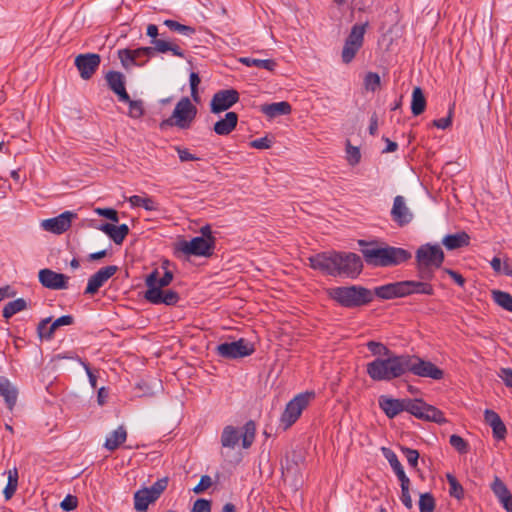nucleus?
Wrapping results in <instances>:
<instances>
[{
  "label": "nucleus",
  "mask_w": 512,
  "mask_h": 512,
  "mask_svg": "<svg viewBox=\"0 0 512 512\" xmlns=\"http://www.w3.org/2000/svg\"><path fill=\"white\" fill-rule=\"evenodd\" d=\"M313 397L314 392L300 393L287 403L280 419L285 429L289 428L297 421L302 411L308 406L309 401Z\"/></svg>",
  "instance_id": "nucleus-9"
},
{
  "label": "nucleus",
  "mask_w": 512,
  "mask_h": 512,
  "mask_svg": "<svg viewBox=\"0 0 512 512\" xmlns=\"http://www.w3.org/2000/svg\"><path fill=\"white\" fill-rule=\"evenodd\" d=\"M492 298L497 305L509 312H512V296L509 293L500 290H493Z\"/></svg>",
  "instance_id": "nucleus-41"
},
{
  "label": "nucleus",
  "mask_w": 512,
  "mask_h": 512,
  "mask_svg": "<svg viewBox=\"0 0 512 512\" xmlns=\"http://www.w3.org/2000/svg\"><path fill=\"white\" fill-rule=\"evenodd\" d=\"M390 214L392 220L400 227L408 225L413 220V213L401 195L394 198Z\"/></svg>",
  "instance_id": "nucleus-18"
},
{
  "label": "nucleus",
  "mask_w": 512,
  "mask_h": 512,
  "mask_svg": "<svg viewBox=\"0 0 512 512\" xmlns=\"http://www.w3.org/2000/svg\"><path fill=\"white\" fill-rule=\"evenodd\" d=\"M384 455L386 459L388 460L389 464L391 465L393 471L395 472L396 476L398 477L399 481H403L404 479H409L407 475L405 474V471L398 460L396 454L392 452L390 449L383 448Z\"/></svg>",
  "instance_id": "nucleus-35"
},
{
  "label": "nucleus",
  "mask_w": 512,
  "mask_h": 512,
  "mask_svg": "<svg viewBox=\"0 0 512 512\" xmlns=\"http://www.w3.org/2000/svg\"><path fill=\"white\" fill-rule=\"evenodd\" d=\"M334 259V276L345 275L354 279L362 272L363 263L356 253L334 251Z\"/></svg>",
  "instance_id": "nucleus-7"
},
{
  "label": "nucleus",
  "mask_w": 512,
  "mask_h": 512,
  "mask_svg": "<svg viewBox=\"0 0 512 512\" xmlns=\"http://www.w3.org/2000/svg\"><path fill=\"white\" fill-rule=\"evenodd\" d=\"M239 61L248 67L255 66L268 71H273L276 67V62L272 59H256L252 57H242L240 58Z\"/></svg>",
  "instance_id": "nucleus-37"
},
{
  "label": "nucleus",
  "mask_w": 512,
  "mask_h": 512,
  "mask_svg": "<svg viewBox=\"0 0 512 512\" xmlns=\"http://www.w3.org/2000/svg\"><path fill=\"white\" fill-rule=\"evenodd\" d=\"M406 409L405 411L415 416L418 419L424 420L426 408L429 404L424 402L422 399H409L406 398Z\"/></svg>",
  "instance_id": "nucleus-33"
},
{
  "label": "nucleus",
  "mask_w": 512,
  "mask_h": 512,
  "mask_svg": "<svg viewBox=\"0 0 512 512\" xmlns=\"http://www.w3.org/2000/svg\"><path fill=\"white\" fill-rule=\"evenodd\" d=\"M379 406L385 413V415L393 419L401 412L406 409V398L405 399H394L385 395L379 397Z\"/></svg>",
  "instance_id": "nucleus-22"
},
{
  "label": "nucleus",
  "mask_w": 512,
  "mask_h": 512,
  "mask_svg": "<svg viewBox=\"0 0 512 512\" xmlns=\"http://www.w3.org/2000/svg\"><path fill=\"white\" fill-rule=\"evenodd\" d=\"M406 373L411 372L418 377L441 380L444 377V371L433 364L431 361L424 360L416 355L406 354Z\"/></svg>",
  "instance_id": "nucleus-8"
},
{
  "label": "nucleus",
  "mask_w": 512,
  "mask_h": 512,
  "mask_svg": "<svg viewBox=\"0 0 512 512\" xmlns=\"http://www.w3.org/2000/svg\"><path fill=\"white\" fill-rule=\"evenodd\" d=\"M361 253L368 265L390 267L400 265L411 258V253L400 247L380 245L377 241L359 240Z\"/></svg>",
  "instance_id": "nucleus-1"
},
{
  "label": "nucleus",
  "mask_w": 512,
  "mask_h": 512,
  "mask_svg": "<svg viewBox=\"0 0 512 512\" xmlns=\"http://www.w3.org/2000/svg\"><path fill=\"white\" fill-rule=\"evenodd\" d=\"M154 502L152 497L145 491L144 488L138 490L134 494V508L137 512H145L150 503Z\"/></svg>",
  "instance_id": "nucleus-38"
},
{
  "label": "nucleus",
  "mask_w": 512,
  "mask_h": 512,
  "mask_svg": "<svg viewBox=\"0 0 512 512\" xmlns=\"http://www.w3.org/2000/svg\"><path fill=\"white\" fill-rule=\"evenodd\" d=\"M216 246V238L194 237L190 241H182L179 250L186 255L210 257Z\"/></svg>",
  "instance_id": "nucleus-11"
},
{
  "label": "nucleus",
  "mask_w": 512,
  "mask_h": 512,
  "mask_svg": "<svg viewBox=\"0 0 512 512\" xmlns=\"http://www.w3.org/2000/svg\"><path fill=\"white\" fill-rule=\"evenodd\" d=\"M259 111L263 113L268 119H274L278 116L290 114L292 111V106L287 101L274 102L260 105Z\"/></svg>",
  "instance_id": "nucleus-25"
},
{
  "label": "nucleus",
  "mask_w": 512,
  "mask_h": 512,
  "mask_svg": "<svg viewBox=\"0 0 512 512\" xmlns=\"http://www.w3.org/2000/svg\"><path fill=\"white\" fill-rule=\"evenodd\" d=\"M144 298L152 304H165L168 306L177 304L180 299L179 294L171 289L158 290L155 288L147 289L144 293Z\"/></svg>",
  "instance_id": "nucleus-19"
},
{
  "label": "nucleus",
  "mask_w": 512,
  "mask_h": 512,
  "mask_svg": "<svg viewBox=\"0 0 512 512\" xmlns=\"http://www.w3.org/2000/svg\"><path fill=\"white\" fill-rule=\"evenodd\" d=\"M7 474H8V481L3 490V494H4L5 499L9 500L14 496V494L17 490L19 475H18V470L16 467H14L13 469H10L7 472Z\"/></svg>",
  "instance_id": "nucleus-36"
},
{
  "label": "nucleus",
  "mask_w": 512,
  "mask_h": 512,
  "mask_svg": "<svg viewBox=\"0 0 512 512\" xmlns=\"http://www.w3.org/2000/svg\"><path fill=\"white\" fill-rule=\"evenodd\" d=\"M368 26V22H365L363 24H354L345 41L348 42V44L350 45L356 44L362 47L364 43V36Z\"/></svg>",
  "instance_id": "nucleus-32"
},
{
  "label": "nucleus",
  "mask_w": 512,
  "mask_h": 512,
  "mask_svg": "<svg viewBox=\"0 0 512 512\" xmlns=\"http://www.w3.org/2000/svg\"><path fill=\"white\" fill-rule=\"evenodd\" d=\"M27 308V302L23 298L8 302L2 311V315L5 319L11 318L16 313L23 311Z\"/></svg>",
  "instance_id": "nucleus-39"
},
{
  "label": "nucleus",
  "mask_w": 512,
  "mask_h": 512,
  "mask_svg": "<svg viewBox=\"0 0 512 512\" xmlns=\"http://www.w3.org/2000/svg\"><path fill=\"white\" fill-rule=\"evenodd\" d=\"M409 486H410V480L409 479H404L403 481H401V496H400V499H401L403 505L407 509H412L413 502H412V498H411V495H410Z\"/></svg>",
  "instance_id": "nucleus-52"
},
{
  "label": "nucleus",
  "mask_w": 512,
  "mask_h": 512,
  "mask_svg": "<svg viewBox=\"0 0 512 512\" xmlns=\"http://www.w3.org/2000/svg\"><path fill=\"white\" fill-rule=\"evenodd\" d=\"M127 431L124 426H119L112 431L106 438L104 447L109 451L116 450L122 443L126 441Z\"/></svg>",
  "instance_id": "nucleus-31"
},
{
  "label": "nucleus",
  "mask_w": 512,
  "mask_h": 512,
  "mask_svg": "<svg viewBox=\"0 0 512 512\" xmlns=\"http://www.w3.org/2000/svg\"><path fill=\"white\" fill-rule=\"evenodd\" d=\"M239 101V93L235 89H225L216 92L211 100V111L220 113L231 108Z\"/></svg>",
  "instance_id": "nucleus-15"
},
{
  "label": "nucleus",
  "mask_w": 512,
  "mask_h": 512,
  "mask_svg": "<svg viewBox=\"0 0 512 512\" xmlns=\"http://www.w3.org/2000/svg\"><path fill=\"white\" fill-rule=\"evenodd\" d=\"M365 86L368 90L374 92L380 86V76L374 72L367 73L365 76Z\"/></svg>",
  "instance_id": "nucleus-58"
},
{
  "label": "nucleus",
  "mask_w": 512,
  "mask_h": 512,
  "mask_svg": "<svg viewBox=\"0 0 512 512\" xmlns=\"http://www.w3.org/2000/svg\"><path fill=\"white\" fill-rule=\"evenodd\" d=\"M373 297L377 296L383 300H390L394 298L405 297L403 289V281L388 283L382 286H378L372 291Z\"/></svg>",
  "instance_id": "nucleus-23"
},
{
  "label": "nucleus",
  "mask_w": 512,
  "mask_h": 512,
  "mask_svg": "<svg viewBox=\"0 0 512 512\" xmlns=\"http://www.w3.org/2000/svg\"><path fill=\"white\" fill-rule=\"evenodd\" d=\"M446 478L449 483V495L458 500L462 499L464 497V489L456 477L452 474H447Z\"/></svg>",
  "instance_id": "nucleus-46"
},
{
  "label": "nucleus",
  "mask_w": 512,
  "mask_h": 512,
  "mask_svg": "<svg viewBox=\"0 0 512 512\" xmlns=\"http://www.w3.org/2000/svg\"><path fill=\"white\" fill-rule=\"evenodd\" d=\"M0 396L3 397L7 408L12 410L17 402L18 389L4 376H0Z\"/></svg>",
  "instance_id": "nucleus-26"
},
{
  "label": "nucleus",
  "mask_w": 512,
  "mask_h": 512,
  "mask_svg": "<svg viewBox=\"0 0 512 512\" xmlns=\"http://www.w3.org/2000/svg\"><path fill=\"white\" fill-rule=\"evenodd\" d=\"M168 481V477H163L157 480L155 483H153L149 488H144V490L148 491V494L152 497L154 501H156L167 488Z\"/></svg>",
  "instance_id": "nucleus-43"
},
{
  "label": "nucleus",
  "mask_w": 512,
  "mask_h": 512,
  "mask_svg": "<svg viewBox=\"0 0 512 512\" xmlns=\"http://www.w3.org/2000/svg\"><path fill=\"white\" fill-rule=\"evenodd\" d=\"M255 433L256 425L252 420L245 423L241 433L234 426L227 425L223 428L221 433V445L223 448L234 449L241 439L242 447L248 449L254 442Z\"/></svg>",
  "instance_id": "nucleus-4"
},
{
  "label": "nucleus",
  "mask_w": 512,
  "mask_h": 512,
  "mask_svg": "<svg viewBox=\"0 0 512 512\" xmlns=\"http://www.w3.org/2000/svg\"><path fill=\"white\" fill-rule=\"evenodd\" d=\"M108 87L118 96L120 101H128L129 94L125 88V77L121 72L109 71L105 76Z\"/></svg>",
  "instance_id": "nucleus-20"
},
{
  "label": "nucleus",
  "mask_w": 512,
  "mask_h": 512,
  "mask_svg": "<svg viewBox=\"0 0 512 512\" xmlns=\"http://www.w3.org/2000/svg\"><path fill=\"white\" fill-rule=\"evenodd\" d=\"M190 89H191V97L195 102H199L200 97L198 93V85L201 82L200 76L196 72H191L189 76Z\"/></svg>",
  "instance_id": "nucleus-56"
},
{
  "label": "nucleus",
  "mask_w": 512,
  "mask_h": 512,
  "mask_svg": "<svg viewBox=\"0 0 512 512\" xmlns=\"http://www.w3.org/2000/svg\"><path fill=\"white\" fill-rule=\"evenodd\" d=\"M131 52L137 66H143L150 57L154 56L156 52H172L174 56L184 58L183 50L171 41H154V46L152 47H140L134 50L131 49Z\"/></svg>",
  "instance_id": "nucleus-6"
},
{
  "label": "nucleus",
  "mask_w": 512,
  "mask_h": 512,
  "mask_svg": "<svg viewBox=\"0 0 512 512\" xmlns=\"http://www.w3.org/2000/svg\"><path fill=\"white\" fill-rule=\"evenodd\" d=\"M118 58L125 69H130L133 66H137L135 59L132 56L131 49L118 50Z\"/></svg>",
  "instance_id": "nucleus-53"
},
{
  "label": "nucleus",
  "mask_w": 512,
  "mask_h": 512,
  "mask_svg": "<svg viewBox=\"0 0 512 512\" xmlns=\"http://www.w3.org/2000/svg\"><path fill=\"white\" fill-rule=\"evenodd\" d=\"M95 228L108 235L117 245L122 244L126 236L129 234V227L126 224L116 226L111 223H102Z\"/></svg>",
  "instance_id": "nucleus-24"
},
{
  "label": "nucleus",
  "mask_w": 512,
  "mask_h": 512,
  "mask_svg": "<svg viewBox=\"0 0 512 512\" xmlns=\"http://www.w3.org/2000/svg\"><path fill=\"white\" fill-rule=\"evenodd\" d=\"M424 414H425V418H424L425 421H431V422H435L437 424H444L447 422L446 418L444 417L443 412L432 405H428Z\"/></svg>",
  "instance_id": "nucleus-47"
},
{
  "label": "nucleus",
  "mask_w": 512,
  "mask_h": 512,
  "mask_svg": "<svg viewBox=\"0 0 512 512\" xmlns=\"http://www.w3.org/2000/svg\"><path fill=\"white\" fill-rule=\"evenodd\" d=\"M163 24L167 26L171 31L188 37L194 35L196 32L194 27L183 25L175 20L167 19L163 22Z\"/></svg>",
  "instance_id": "nucleus-42"
},
{
  "label": "nucleus",
  "mask_w": 512,
  "mask_h": 512,
  "mask_svg": "<svg viewBox=\"0 0 512 512\" xmlns=\"http://www.w3.org/2000/svg\"><path fill=\"white\" fill-rule=\"evenodd\" d=\"M401 451L405 455L409 465L413 468H416L418 465L419 452L408 447H402Z\"/></svg>",
  "instance_id": "nucleus-57"
},
{
  "label": "nucleus",
  "mask_w": 512,
  "mask_h": 512,
  "mask_svg": "<svg viewBox=\"0 0 512 512\" xmlns=\"http://www.w3.org/2000/svg\"><path fill=\"white\" fill-rule=\"evenodd\" d=\"M74 323V317L71 315H63L50 323V326L47 329L46 340H50L53 338L55 331L62 326L72 325Z\"/></svg>",
  "instance_id": "nucleus-40"
},
{
  "label": "nucleus",
  "mask_w": 512,
  "mask_h": 512,
  "mask_svg": "<svg viewBox=\"0 0 512 512\" xmlns=\"http://www.w3.org/2000/svg\"><path fill=\"white\" fill-rule=\"evenodd\" d=\"M237 122L238 115L235 112H228L223 119H220L214 124L213 129L216 134L225 136L235 129Z\"/></svg>",
  "instance_id": "nucleus-29"
},
{
  "label": "nucleus",
  "mask_w": 512,
  "mask_h": 512,
  "mask_svg": "<svg viewBox=\"0 0 512 512\" xmlns=\"http://www.w3.org/2000/svg\"><path fill=\"white\" fill-rule=\"evenodd\" d=\"M403 289L405 292V297L412 294H423L429 296L434 294L433 286L429 282L420 280L403 281Z\"/></svg>",
  "instance_id": "nucleus-27"
},
{
  "label": "nucleus",
  "mask_w": 512,
  "mask_h": 512,
  "mask_svg": "<svg viewBox=\"0 0 512 512\" xmlns=\"http://www.w3.org/2000/svg\"><path fill=\"white\" fill-rule=\"evenodd\" d=\"M94 212L99 216H103L111 220L112 222L119 221L118 212L113 208H96Z\"/></svg>",
  "instance_id": "nucleus-60"
},
{
  "label": "nucleus",
  "mask_w": 512,
  "mask_h": 512,
  "mask_svg": "<svg viewBox=\"0 0 512 512\" xmlns=\"http://www.w3.org/2000/svg\"><path fill=\"white\" fill-rule=\"evenodd\" d=\"M118 270V267L115 265H109L100 268L95 274H93L89 279L84 291V294L94 295L98 292V290L104 285L106 281H108Z\"/></svg>",
  "instance_id": "nucleus-17"
},
{
  "label": "nucleus",
  "mask_w": 512,
  "mask_h": 512,
  "mask_svg": "<svg viewBox=\"0 0 512 512\" xmlns=\"http://www.w3.org/2000/svg\"><path fill=\"white\" fill-rule=\"evenodd\" d=\"M310 266L313 269L325 272L330 276H334L335 259L334 252L318 253L309 257Z\"/></svg>",
  "instance_id": "nucleus-21"
},
{
  "label": "nucleus",
  "mask_w": 512,
  "mask_h": 512,
  "mask_svg": "<svg viewBox=\"0 0 512 512\" xmlns=\"http://www.w3.org/2000/svg\"><path fill=\"white\" fill-rule=\"evenodd\" d=\"M491 490L498 498L499 502L505 500L511 494L506 484L497 476L491 484Z\"/></svg>",
  "instance_id": "nucleus-44"
},
{
  "label": "nucleus",
  "mask_w": 512,
  "mask_h": 512,
  "mask_svg": "<svg viewBox=\"0 0 512 512\" xmlns=\"http://www.w3.org/2000/svg\"><path fill=\"white\" fill-rule=\"evenodd\" d=\"M499 377L507 387L512 388V369L502 368L499 372Z\"/></svg>",
  "instance_id": "nucleus-64"
},
{
  "label": "nucleus",
  "mask_w": 512,
  "mask_h": 512,
  "mask_svg": "<svg viewBox=\"0 0 512 512\" xmlns=\"http://www.w3.org/2000/svg\"><path fill=\"white\" fill-rule=\"evenodd\" d=\"M490 427L492 428L494 438L498 440H502L505 438L507 434V429L501 419L497 420L496 423L490 425Z\"/></svg>",
  "instance_id": "nucleus-59"
},
{
  "label": "nucleus",
  "mask_w": 512,
  "mask_h": 512,
  "mask_svg": "<svg viewBox=\"0 0 512 512\" xmlns=\"http://www.w3.org/2000/svg\"><path fill=\"white\" fill-rule=\"evenodd\" d=\"M328 294L331 299L346 308L365 306L373 301L372 291L359 285L334 287L329 289Z\"/></svg>",
  "instance_id": "nucleus-3"
},
{
  "label": "nucleus",
  "mask_w": 512,
  "mask_h": 512,
  "mask_svg": "<svg viewBox=\"0 0 512 512\" xmlns=\"http://www.w3.org/2000/svg\"><path fill=\"white\" fill-rule=\"evenodd\" d=\"M368 350L375 356H390L393 352L384 344L376 341H369L367 343Z\"/></svg>",
  "instance_id": "nucleus-50"
},
{
  "label": "nucleus",
  "mask_w": 512,
  "mask_h": 512,
  "mask_svg": "<svg viewBox=\"0 0 512 512\" xmlns=\"http://www.w3.org/2000/svg\"><path fill=\"white\" fill-rule=\"evenodd\" d=\"M75 66L84 80L90 79L101 63V57L96 53L79 54L75 58Z\"/></svg>",
  "instance_id": "nucleus-13"
},
{
  "label": "nucleus",
  "mask_w": 512,
  "mask_h": 512,
  "mask_svg": "<svg viewBox=\"0 0 512 512\" xmlns=\"http://www.w3.org/2000/svg\"><path fill=\"white\" fill-rule=\"evenodd\" d=\"M197 115V108L188 97L181 98L176 104L171 116L160 123V128L167 126L179 129L191 127Z\"/></svg>",
  "instance_id": "nucleus-5"
},
{
  "label": "nucleus",
  "mask_w": 512,
  "mask_h": 512,
  "mask_svg": "<svg viewBox=\"0 0 512 512\" xmlns=\"http://www.w3.org/2000/svg\"><path fill=\"white\" fill-rule=\"evenodd\" d=\"M254 345L244 338L233 342H224L216 346L215 352L225 359H239L253 354Z\"/></svg>",
  "instance_id": "nucleus-10"
},
{
  "label": "nucleus",
  "mask_w": 512,
  "mask_h": 512,
  "mask_svg": "<svg viewBox=\"0 0 512 512\" xmlns=\"http://www.w3.org/2000/svg\"><path fill=\"white\" fill-rule=\"evenodd\" d=\"M470 237L466 232L446 235L442 239V244L448 250H456L469 244Z\"/></svg>",
  "instance_id": "nucleus-30"
},
{
  "label": "nucleus",
  "mask_w": 512,
  "mask_h": 512,
  "mask_svg": "<svg viewBox=\"0 0 512 512\" xmlns=\"http://www.w3.org/2000/svg\"><path fill=\"white\" fill-rule=\"evenodd\" d=\"M415 268L419 280L425 282H429L434 278L435 270L437 269L434 266H429L418 262H416Z\"/></svg>",
  "instance_id": "nucleus-45"
},
{
  "label": "nucleus",
  "mask_w": 512,
  "mask_h": 512,
  "mask_svg": "<svg viewBox=\"0 0 512 512\" xmlns=\"http://www.w3.org/2000/svg\"><path fill=\"white\" fill-rule=\"evenodd\" d=\"M426 98L420 87H415L412 92L411 112L414 116H418L425 111Z\"/></svg>",
  "instance_id": "nucleus-34"
},
{
  "label": "nucleus",
  "mask_w": 512,
  "mask_h": 512,
  "mask_svg": "<svg viewBox=\"0 0 512 512\" xmlns=\"http://www.w3.org/2000/svg\"><path fill=\"white\" fill-rule=\"evenodd\" d=\"M361 46L356 44H348V42H344V46L341 53L342 62L345 64H349L355 58L358 51L361 49Z\"/></svg>",
  "instance_id": "nucleus-49"
},
{
  "label": "nucleus",
  "mask_w": 512,
  "mask_h": 512,
  "mask_svg": "<svg viewBox=\"0 0 512 512\" xmlns=\"http://www.w3.org/2000/svg\"><path fill=\"white\" fill-rule=\"evenodd\" d=\"M38 279L40 284L47 289L64 290L68 288L69 277L49 268L41 269L38 273Z\"/></svg>",
  "instance_id": "nucleus-14"
},
{
  "label": "nucleus",
  "mask_w": 512,
  "mask_h": 512,
  "mask_svg": "<svg viewBox=\"0 0 512 512\" xmlns=\"http://www.w3.org/2000/svg\"><path fill=\"white\" fill-rule=\"evenodd\" d=\"M173 280V273L169 270H166L164 275L159 278L158 270H153L145 279V285L147 289H158L162 290L164 287H167Z\"/></svg>",
  "instance_id": "nucleus-28"
},
{
  "label": "nucleus",
  "mask_w": 512,
  "mask_h": 512,
  "mask_svg": "<svg viewBox=\"0 0 512 512\" xmlns=\"http://www.w3.org/2000/svg\"><path fill=\"white\" fill-rule=\"evenodd\" d=\"M347 161L350 165L355 166L361 160V153L358 147L352 146L350 142H347L346 146Z\"/></svg>",
  "instance_id": "nucleus-55"
},
{
  "label": "nucleus",
  "mask_w": 512,
  "mask_h": 512,
  "mask_svg": "<svg viewBox=\"0 0 512 512\" xmlns=\"http://www.w3.org/2000/svg\"><path fill=\"white\" fill-rule=\"evenodd\" d=\"M416 262L440 268L444 262V252L439 245L424 244L416 251Z\"/></svg>",
  "instance_id": "nucleus-12"
},
{
  "label": "nucleus",
  "mask_w": 512,
  "mask_h": 512,
  "mask_svg": "<svg viewBox=\"0 0 512 512\" xmlns=\"http://www.w3.org/2000/svg\"><path fill=\"white\" fill-rule=\"evenodd\" d=\"M190 512H211V502L206 499H197Z\"/></svg>",
  "instance_id": "nucleus-62"
},
{
  "label": "nucleus",
  "mask_w": 512,
  "mask_h": 512,
  "mask_svg": "<svg viewBox=\"0 0 512 512\" xmlns=\"http://www.w3.org/2000/svg\"><path fill=\"white\" fill-rule=\"evenodd\" d=\"M77 505H78V499L76 496H73V495H67L60 503V507L64 511H72L77 507Z\"/></svg>",
  "instance_id": "nucleus-63"
},
{
  "label": "nucleus",
  "mask_w": 512,
  "mask_h": 512,
  "mask_svg": "<svg viewBox=\"0 0 512 512\" xmlns=\"http://www.w3.org/2000/svg\"><path fill=\"white\" fill-rule=\"evenodd\" d=\"M212 485V479L209 475H203L199 483L193 488L195 494H201Z\"/></svg>",
  "instance_id": "nucleus-61"
},
{
  "label": "nucleus",
  "mask_w": 512,
  "mask_h": 512,
  "mask_svg": "<svg viewBox=\"0 0 512 512\" xmlns=\"http://www.w3.org/2000/svg\"><path fill=\"white\" fill-rule=\"evenodd\" d=\"M74 218H76V214L74 212L65 211L56 217L43 220L41 222V227L45 231L54 234H62L70 228L72 219Z\"/></svg>",
  "instance_id": "nucleus-16"
},
{
  "label": "nucleus",
  "mask_w": 512,
  "mask_h": 512,
  "mask_svg": "<svg viewBox=\"0 0 512 512\" xmlns=\"http://www.w3.org/2000/svg\"><path fill=\"white\" fill-rule=\"evenodd\" d=\"M419 512H434L436 503L431 493H423L419 499Z\"/></svg>",
  "instance_id": "nucleus-48"
},
{
  "label": "nucleus",
  "mask_w": 512,
  "mask_h": 512,
  "mask_svg": "<svg viewBox=\"0 0 512 512\" xmlns=\"http://www.w3.org/2000/svg\"><path fill=\"white\" fill-rule=\"evenodd\" d=\"M450 445L461 454L468 452L469 445L461 436L453 434L449 439Z\"/></svg>",
  "instance_id": "nucleus-54"
},
{
  "label": "nucleus",
  "mask_w": 512,
  "mask_h": 512,
  "mask_svg": "<svg viewBox=\"0 0 512 512\" xmlns=\"http://www.w3.org/2000/svg\"><path fill=\"white\" fill-rule=\"evenodd\" d=\"M125 103H128L129 105V113L128 115L131 118L139 119L144 114V108H143V102L141 100H132L129 97L128 101H124Z\"/></svg>",
  "instance_id": "nucleus-51"
},
{
  "label": "nucleus",
  "mask_w": 512,
  "mask_h": 512,
  "mask_svg": "<svg viewBox=\"0 0 512 512\" xmlns=\"http://www.w3.org/2000/svg\"><path fill=\"white\" fill-rule=\"evenodd\" d=\"M406 354L395 353L367 364V374L374 381H391L406 374Z\"/></svg>",
  "instance_id": "nucleus-2"
}]
</instances>
